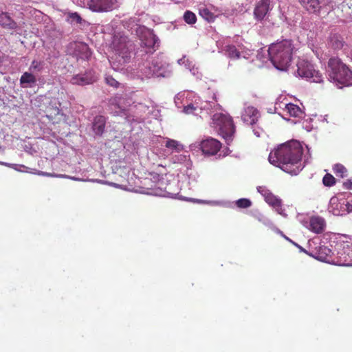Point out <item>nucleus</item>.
I'll list each match as a JSON object with an SVG mask.
<instances>
[{
	"mask_svg": "<svg viewBox=\"0 0 352 352\" xmlns=\"http://www.w3.org/2000/svg\"><path fill=\"white\" fill-rule=\"evenodd\" d=\"M303 148L297 140H291L280 144L272 151L268 157L270 164L283 171L296 175L302 169Z\"/></svg>",
	"mask_w": 352,
	"mask_h": 352,
	"instance_id": "nucleus-1",
	"label": "nucleus"
},
{
	"mask_svg": "<svg viewBox=\"0 0 352 352\" xmlns=\"http://www.w3.org/2000/svg\"><path fill=\"white\" fill-rule=\"evenodd\" d=\"M268 52L274 67L284 71L290 66L296 48L292 40L283 39L271 44Z\"/></svg>",
	"mask_w": 352,
	"mask_h": 352,
	"instance_id": "nucleus-2",
	"label": "nucleus"
},
{
	"mask_svg": "<svg viewBox=\"0 0 352 352\" xmlns=\"http://www.w3.org/2000/svg\"><path fill=\"white\" fill-rule=\"evenodd\" d=\"M329 78L337 86H348L352 84V71L338 57L329 60Z\"/></svg>",
	"mask_w": 352,
	"mask_h": 352,
	"instance_id": "nucleus-3",
	"label": "nucleus"
},
{
	"mask_svg": "<svg viewBox=\"0 0 352 352\" xmlns=\"http://www.w3.org/2000/svg\"><path fill=\"white\" fill-rule=\"evenodd\" d=\"M213 127L229 144L233 140L235 126L232 117L228 114L217 113L212 116Z\"/></svg>",
	"mask_w": 352,
	"mask_h": 352,
	"instance_id": "nucleus-4",
	"label": "nucleus"
},
{
	"mask_svg": "<svg viewBox=\"0 0 352 352\" xmlns=\"http://www.w3.org/2000/svg\"><path fill=\"white\" fill-rule=\"evenodd\" d=\"M297 74L302 78L314 82H320L322 81V75L314 69V65L307 60L300 59L297 63Z\"/></svg>",
	"mask_w": 352,
	"mask_h": 352,
	"instance_id": "nucleus-5",
	"label": "nucleus"
},
{
	"mask_svg": "<svg viewBox=\"0 0 352 352\" xmlns=\"http://www.w3.org/2000/svg\"><path fill=\"white\" fill-rule=\"evenodd\" d=\"M328 210L334 215H343L352 212V203L349 202L342 195L334 196L329 201Z\"/></svg>",
	"mask_w": 352,
	"mask_h": 352,
	"instance_id": "nucleus-6",
	"label": "nucleus"
},
{
	"mask_svg": "<svg viewBox=\"0 0 352 352\" xmlns=\"http://www.w3.org/2000/svg\"><path fill=\"white\" fill-rule=\"evenodd\" d=\"M199 146L205 155L212 156L220 151L221 143L217 139L208 138L200 142Z\"/></svg>",
	"mask_w": 352,
	"mask_h": 352,
	"instance_id": "nucleus-7",
	"label": "nucleus"
},
{
	"mask_svg": "<svg viewBox=\"0 0 352 352\" xmlns=\"http://www.w3.org/2000/svg\"><path fill=\"white\" fill-rule=\"evenodd\" d=\"M258 192L264 197L265 201L277 211L281 209L282 201L275 196L267 187L258 186Z\"/></svg>",
	"mask_w": 352,
	"mask_h": 352,
	"instance_id": "nucleus-8",
	"label": "nucleus"
},
{
	"mask_svg": "<svg viewBox=\"0 0 352 352\" xmlns=\"http://www.w3.org/2000/svg\"><path fill=\"white\" fill-rule=\"evenodd\" d=\"M332 254L333 252L331 250L324 245H320L318 247L316 248L314 252L309 254V255L319 261L327 263H334L335 261L332 258Z\"/></svg>",
	"mask_w": 352,
	"mask_h": 352,
	"instance_id": "nucleus-9",
	"label": "nucleus"
},
{
	"mask_svg": "<svg viewBox=\"0 0 352 352\" xmlns=\"http://www.w3.org/2000/svg\"><path fill=\"white\" fill-rule=\"evenodd\" d=\"M116 0H90L89 10L94 12L108 11L113 8Z\"/></svg>",
	"mask_w": 352,
	"mask_h": 352,
	"instance_id": "nucleus-10",
	"label": "nucleus"
},
{
	"mask_svg": "<svg viewBox=\"0 0 352 352\" xmlns=\"http://www.w3.org/2000/svg\"><path fill=\"white\" fill-rule=\"evenodd\" d=\"M300 6L309 13L320 15L322 6L320 0H298Z\"/></svg>",
	"mask_w": 352,
	"mask_h": 352,
	"instance_id": "nucleus-11",
	"label": "nucleus"
},
{
	"mask_svg": "<svg viewBox=\"0 0 352 352\" xmlns=\"http://www.w3.org/2000/svg\"><path fill=\"white\" fill-rule=\"evenodd\" d=\"M241 117L245 123L252 125L257 122L259 117V112L254 107L249 106L244 109Z\"/></svg>",
	"mask_w": 352,
	"mask_h": 352,
	"instance_id": "nucleus-12",
	"label": "nucleus"
},
{
	"mask_svg": "<svg viewBox=\"0 0 352 352\" xmlns=\"http://www.w3.org/2000/svg\"><path fill=\"white\" fill-rule=\"evenodd\" d=\"M326 228V221L319 216H313L309 219V229L314 233H322Z\"/></svg>",
	"mask_w": 352,
	"mask_h": 352,
	"instance_id": "nucleus-13",
	"label": "nucleus"
},
{
	"mask_svg": "<svg viewBox=\"0 0 352 352\" xmlns=\"http://www.w3.org/2000/svg\"><path fill=\"white\" fill-rule=\"evenodd\" d=\"M270 0H261L258 1L254 10L255 19L259 21L263 20L270 10Z\"/></svg>",
	"mask_w": 352,
	"mask_h": 352,
	"instance_id": "nucleus-14",
	"label": "nucleus"
},
{
	"mask_svg": "<svg viewBox=\"0 0 352 352\" xmlns=\"http://www.w3.org/2000/svg\"><path fill=\"white\" fill-rule=\"evenodd\" d=\"M0 25L7 30H12L17 28L16 23L10 17L8 12L0 13Z\"/></svg>",
	"mask_w": 352,
	"mask_h": 352,
	"instance_id": "nucleus-15",
	"label": "nucleus"
},
{
	"mask_svg": "<svg viewBox=\"0 0 352 352\" xmlns=\"http://www.w3.org/2000/svg\"><path fill=\"white\" fill-rule=\"evenodd\" d=\"M106 118L103 116L95 117L92 123V130L97 135H102L104 131Z\"/></svg>",
	"mask_w": 352,
	"mask_h": 352,
	"instance_id": "nucleus-16",
	"label": "nucleus"
},
{
	"mask_svg": "<svg viewBox=\"0 0 352 352\" xmlns=\"http://www.w3.org/2000/svg\"><path fill=\"white\" fill-rule=\"evenodd\" d=\"M329 44L335 50H341L344 44L343 37L338 34H332L329 37Z\"/></svg>",
	"mask_w": 352,
	"mask_h": 352,
	"instance_id": "nucleus-17",
	"label": "nucleus"
},
{
	"mask_svg": "<svg viewBox=\"0 0 352 352\" xmlns=\"http://www.w3.org/2000/svg\"><path fill=\"white\" fill-rule=\"evenodd\" d=\"M204 109H206V105L204 107L199 105L198 102H196L195 103H190L185 106L184 107V112L186 114L198 116Z\"/></svg>",
	"mask_w": 352,
	"mask_h": 352,
	"instance_id": "nucleus-18",
	"label": "nucleus"
},
{
	"mask_svg": "<svg viewBox=\"0 0 352 352\" xmlns=\"http://www.w3.org/2000/svg\"><path fill=\"white\" fill-rule=\"evenodd\" d=\"M284 111H286L289 116L294 118H300L303 114L301 109L298 105L293 103L287 104Z\"/></svg>",
	"mask_w": 352,
	"mask_h": 352,
	"instance_id": "nucleus-19",
	"label": "nucleus"
},
{
	"mask_svg": "<svg viewBox=\"0 0 352 352\" xmlns=\"http://www.w3.org/2000/svg\"><path fill=\"white\" fill-rule=\"evenodd\" d=\"M36 81L35 76L29 72L23 73L20 78V83L23 87H27V86L24 85L25 84H34Z\"/></svg>",
	"mask_w": 352,
	"mask_h": 352,
	"instance_id": "nucleus-20",
	"label": "nucleus"
},
{
	"mask_svg": "<svg viewBox=\"0 0 352 352\" xmlns=\"http://www.w3.org/2000/svg\"><path fill=\"white\" fill-rule=\"evenodd\" d=\"M71 82L74 85H85L88 84V76L86 74H77L72 77Z\"/></svg>",
	"mask_w": 352,
	"mask_h": 352,
	"instance_id": "nucleus-21",
	"label": "nucleus"
},
{
	"mask_svg": "<svg viewBox=\"0 0 352 352\" xmlns=\"http://www.w3.org/2000/svg\"><path fill=\"white\" fill-rule=\"evenodd\" d=\"M226 53L232 58L238 59L240 58V52L234 45H229L226 47Z\"/></svg>",
	"mask_w": 352,
	"mask_h": 352,
	"instance_id": "nucleus-22",
	"label": "nucleus"
},
{
	"mask_svg": "<svg viewBox=\"0 0 352 352\" xmlns=\"http://www.w3.org/2000/svg\"><path fill=\"white\" fill-rule=\"evenodd\" d=\"M165 146L168 148L172 149L176 151H181L183 149V146L179 143L177 140L168 139Z\"/></svg>",
	"mask_w": 352,
	"mask_h": 352,
	"instance_id": "nucleus-23",
	"label": "nucleus"
},
{
	"mask_svg": "<svg viewBox=\"0 0 352 352\" xmlns=\"http://www.w3.org/2000/svg\"><path fill=\"white\" fill-rule=\"evenodd\" d=\"M199 14L208 22L214 21L215 19L214 14L206 8L199 9Z\"/></svg>",
	"mask_w": 352,
	"mask_h": 352,
	"instance_id": "nucleus-24",
	"label": "nucleus"
},
{
	"mask_svg": "<svg viewBox=\"0 0 352 352\" xmlns=\"http://www.w3.org/2000/svg\"><path fill=\"white\" fill-rule=\"evenodd\" d=\"M333 170L334 173L338 177H344L346 175L347 170L346 168L340 164H336L333 167Z\"/></svg>",
	"mask_w": 352,
	"mask_h": 352,
	"instance_id": "nucleus-25",
	"label": "nucleus"
},
{
	"mask_svg": "<svg viewBox=\"0 0 352 352\" xmlns=\"http://www.w3.org/2000/svg\"><path fill=\"white\" fill-rule=\"evenodd\" d=\"M184 20L190 25L195 23L197 21L196 15L191 11L187 10L184 12Z\"/></svg>",
	"mask_w": 352,
	"mask_h": 352,
	"instance_id": "nucleus-26",
	"label": "nucleus"
},
{
	"mask_svg": "<svg viewBox=\"0 0 352 352\" xmlns=\"http://www.w3.org/2000/svg\"><path fill=\"white\" fill-rule=\"evenodd\" d=\"M122 99V98L121 96H116L112 97L109 100V104L110 107H111L116 111L117 109H120L121 107L120 106V104L121 102Z\"/></svg>",
	"mask_w": 352,
	"mask_h": 352,
	"instance_id": "nucleus-27",
	"label": "nucleus"
},
{
	"mask_svg": "<svg viewBox=\"0 0 352 352\" xmlns=\"http://www.w3.org/2000/svg\"><path fill=\"white\" fill-rule=\"evenodd\" d=\"M322 183L325 186H332L336 184V179L335 177L327 173L322 179Z\"/></svg>",
	"mask_w": 352,
	"mask_h": 352,
	"instance_id": "nucleus-28",
	"label": "nucleus"
},
{
	"mask_svg": "<svg viewBox=\"0 0 352 352\" xmlns=\"http://www.w3.org/2000/svg\"><path fill=\"white\" fill-rule=\"evenodd\" d=\"M156 43V39L154 35H149L145 41H142V44L148 49H153Z\"/></svg>",
	"mask_w": 352,
	"mask_h": 352,
	"instance_id": "nucleus-29",
	"label": "nucleus"
},
{
	"mask_svg": "<svg viewBox=\"0 0 352 352\" xmlns=\"http://www.w3.org/2000/svg\"><path fill=\"white\" fill-rule=\"evenodd\" d=\"M342 10L347 12L351 10V12L349 13V16H346L345 20H352V0H345L342 6Z\"/></svg>",
	"mask_w": 352,
	"mask_h": 352,
	"instance_id": "nucleus-30",
	"label": "nucleus"
},
{
	"mask_svg": "<svg viewBox=\"0 0 352 352\" xmlns=\"http://www.w3.org/2000/svg\"><path fill=\"white\" fill-rule=\"evenodd\" d=\"M236 205L240 208H248L251 206L252 201L249 199L241 198L236 201Z\"/></svg>",
	"mask_w": 352,
	"mask_h": 352,
	"instance_id": "nucleus-31",
	"label": "nucleus"
},
{
	"mask_svg": "<svg viewBox=\"0 0 352 352\" xmlns=\"http://www.w3.org/2000/svg\"><path fill=\"white\" fill-rule=\"evenodd\" d=\"M43 61H37L36 60H34L30 65V71H37L41 72L43 68Z\"/></svg>",
	"mask_w": 352,
	"mask_h": 352,
	"instance_id": "nucleus-32",
	"label": "nucleus"
},
{
	"mask_svg": "<svg viewBox=\"0 0 352 352\" xmlns=\"http://www.w3.org/2000/svg\"><path fill=\"white\" fill-rule=\"evenodd\" d=\"M67 21L70 23L76 22L77 23H79L81 21V18L76 12L69 13L68 14Z\"/></svg>",
	"mask_w": 352,
	"mask_h": 352,
	"instance_id": "nucleus-33",
	"label": "nucleus"
},
{
	"mask_svg": "<svg viewBox=\"0 0 352 352\" xmlns=\"http://www.w3.org/2000/svg\"><path fill=\"white\" fill-rule=\"evenodd\" d=\"M106 82L113 87H118L119 85V82L113 78L112 76H108L105 78Z\"/></svg>",
	"mask_w": 352,
	"mask_h": 352,
	"instance_id": "nucleus-34",
	"label": "nucleus"
},
{
	"mask_svg": "<svg viewBox=\"0 0 352 352\" xmlns=\"http://www.w3.org/2000/svg\"><path fill=\"white\" fill-rule=\"evenodd\" d=\"M116 50H117V51H118V52H119V53H120V54H123V55H122V58L124 57V55L125 54H126V53H127V52H128V50H127V49L125 50V49L126 48V43H124V44L123 47H122V45H121L120 46H119V45L116 46Z\"/></svg>",
	"mask_w": 352,
	"mask_h": 352,
	"instance_id": "nucleus-35",
	"label": "nucleus"
},
{
	"mask_svg": "<svg viewBox=\"0 0 352 352\" xmlns=\"http://www.w3.org/2000/svg\"><path fill=\"white\" fill-rule=\"evenodd\" d=\"M344 186L346 189H352V179H349L344 183Z\"/></svg>",
	"mask_w": 352,
	"mask_h": 352,
	"instance_id": "nucleus-36",
	"label": "nucleus"
},
{
	"mask_svg": "<svg viewBox=\"0 0 352 352\" xmlns=\"http://www.w3.org/2000/svg\"><path fill=\"white\" fill-rule=\"evenodd\" d=\"M285 238H286L287 240H289V241H291V242H292L294 245H295L296 247H298V248L300 249V250L301 252H305V253L308 254V253H307V252L305 249H303L302 247H300V245H298L297 243H296L293 242L292 240L289 239L287 237H285Z\"/></svg>",
	"mask_w": 352,
	"mask_h": 352,
	"instance_id": "nucleus-37",
	"label": "nucleus"
},
{
	"mask_svg": "<svg viewBox=\"0 0 352 352\" xmlns=\"http://www.w3.org/2000/svg\"><path fill=\"white\" fill-rule=\"evenodd\" d=\"M39 175H47V176L51 175L50 174H48V173H44V172H41Z\"/></svg>",
	"mask_w": 352,
	"mask_h": 352,
	"instance_id": "nucleus-38",
	"label": "nucleus"
},
{
	"mask_svg": "<svg viewBox=\"0 0 352 352\" xmlns=\"http://www.w3.org/2000/svg\"><path fill=\"white\" fill-rule=\"evenodd\" d=\"M337 263H338V265H346L344 262L341 263V261H337Z\"/></svg>",
	"mask_w": 352,
	"mask_h": 352,
	"instance_id": "nucleus-39",
	"label": "nucleus"
},
{
	"mask_svg": "<svg viewBox=\"0 0 352 352\" xmlns=\"http://www.w3.org/2000/svg\"><path fill=\"white\" fill-rule=\"evenodd\" d=\"M331 4V1H327V3L324 5V6H330V5Z\"/></svg>",
	"mask_w": 352,
	"mask_h": 352,
	"instance_id": "nucleus-40",
	"label": "nucleus"
}]
</instances>
